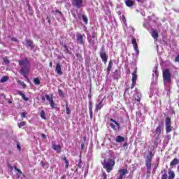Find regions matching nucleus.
I'll list each match as a JSON object with an SVG mask.
<instances>
[{"mask_svg":"<svg viewBox=\"0 0 179 179\" xmlns=\"http://www.w3.org/2000/svg\"><path fill=\"white\" fill-rule=\"evenodd\" d=\"M137 2H140V3H143L145 2V0H136Z\"/></svg>","mask_w":179,"mask_h":179,"instance_id":"09e8293b","label":"nucleus"},{"mask_svg":"<svg viewBox=\"0 0 179 179\" xmlns=\"http://www.w3.org/2000/svg\"><path fill=\"white\" fill-rule=\"evenodd\" d=\"M76 56L77 57L78 61H80V62H82V61H83V58H82V55H80V54L79 53H76Z\"/></svg>","mask_w":179,"mask_h":179,"instance_id":"473e14b6","label":"nucleus"},{"mask_svg":"<svg viewBox=\"0 0 179 179\" xmlns=\"http://www.w3.org/2000/svg\"><path fill=\"white\" fill-rule=\"evenodd\" d=\"M114 78V79H117V78H115H115Z\"/></svg>","mask_w":179,"mask_h":179,"instance_id":"e2e57ef3","label":"nucleus"},{"mask_svg":"<svg viewBox=\"0 0 179 179\" xmlns=\"http://www.w3.org/2000/svg\"><path fill=\"white\" fill-rule=\"evenodd\" d=\"M103 101H101L99 103H98L96 105V108H95V111H99V110H101V108H103Z\"/></svg>","mask_w":179,"mask_h":179,"instance_id":"412c9836","label":"nucleus"},{"mask_svg":"<svg viewBox=\"0 0 179 179\" xmlns=\"http://www.w3.org/2000/svg\"><path fill=\"white\" fill-rule=\"evenodd\" d=\"M176 62H179V55L176 58Z\"/></svg>","mask_w":179,"mask_h":179,"instance_id":"de8ad7c7","label":"nucleus"},{"mask_svg":"<svg viewBox=\"0 0 179 179\" xmlns=\"http://www.w3.org/2000/svg\"><path fill=\"white\" fill-rule=\"evenodd\" d=\"M45 97L49 102L52 100V97L50 96V95H48V94L45 95Z\"/></svg>","mask_w":179,"mask_h":179,"instance_id":"e433bc0d","label":"nucleus"},{"mask_svg":"<svg viewBox=\"0 0 179 179\" xmlns=\"http://www.w3.org/2000/svg\"><path fill=\"white\" fill-rule=\"evenodd\" d=\"M11 40L12 41H15V42L17 41V39L16 38H12Z\"/></svg>","mask_w":179,"mask_h":179,"instance_id":"8fccbe9b","label":"nucleus"},{"mask_svg":"<svg viewBox=\"0 0 179 179\" xmlns=\"http://www.w3.org/2000/svg\"><path fill=\"white\" fill-rule=\"evenodd\" d=\"M9 79V77L8 76H3L1 79V83H5V82H8V80Z\"/></svg>","mask_w":179,"mask_h":179,"instance_id":"bb28decb","label":"nucleus"},{"mask_svg":"<svg viewBox=\"0 0 179 179\" xmlns=\"http://www.w3.org/2000/svg\"><path fill=\"white\" fill-rule=\"evenodd\" d=\"M142 98V95L139 92H136L134 94V99L136 100V101H138L139 103L141 101V99Z\"/></svg>","mask_w":179,"mask_h":179,"instance_id":"dca6fc26","label":"nucleus"},{"mask_svg":"<svg viewBox=\"0 0 179 179\" xmlns=\"http://www.w3.org/2000/svg\"><path fill=\"white\" fill-rule=\"evenodd\" d=\"M18 94H19L20 96H22L23 100H24L25 101H29V98H28V97H26V95H25L24 94H23V93L22 92V91H20V92H18Z\"/></svg>","mask_w":179,"mask_h":179,"instance_id":"a878e982","label":"nucleus"},{"mask_svg":"<svg viewBox=\"0 0 179 179\" xmlns=\"http://www.w3.org/2000/svg\"><path fill=\"white\" fill-rule=\"evenodd\" d=\"M143 26L145 29H149V24L144 22Z\"/></svg>","mask_w":179,"mask_h":179,"instance_id":"c03bdc74","label":"nucleus"},{"mask_svg":"<svg viewBox=\"0 0 179 179\" xmlns=\"http://www.w3.org/2000/svg\"><path fill=\"white\" fill-rule=\"evenodd\" d=\"M71 3L74 8L79 9L83 6V0H72Z\"/></svg>","mask_w":179,"mask_h":179,"instance_id":"20e7f679","label":"nucleus"},{"mask_svg":"<svg viewBox=\"0 0 179 179\" xmlns=\"http://www.w3.org/2000/svg\"><path fill=\"white\" fill-rule=\"evenodd\" d=\"M169 179H173L174 177H176V174L173 171H169Z\"/></svg>","mask_w":179,"mask_h":179,"instance_id":"c85d7f7f","label":"nucleus"},{"mask_svg":"<svg viewBox=\"0 0 179 179\" xmlns=\"http://www.w3.org/2000/svg\"><path fill=\"white\" fill-rule=\"evenodd\" d=\"M92 38H94V36H92Z\"/></svg>","mask_w":179,"mask_h":179,"instance_id":"0e129e2a","label":"nucleus"},{"mask_svg":"<svg viewBox=\"0 0 179 179\" xmlns=\"http://www.w3.org/2000/svg\"><path fill=\"white\" fill-rule=\"evenodd\" d=\"M127 143H125L123 145V146L125 147V146H127Z\"/></svg>","mask_w":179,"mask_h":179,"instance_id":"052dcab7","label":"nucleus"},{"mask_svg":"<svg viewBox=\"0 0 179 179\" xmlns=\"http://www.w3.org/2000/svg\"><path fill=\"white\" fill-rule=\"evenodd\" d=\"M101 179H107V173H103Z\"/></svg>","mask_w":179,"mask_h":179,"instance_id":"a18cd8bd","label":"nucleus"},{"mask_svg":"<svg viewBox=\"0 0 179 179\" xmlns=\"http://www.w3.org/2000/svg\"><path fill=\"white\" fill-rule=\"evenodd\" d=\"M115 164V161L114 159H105L103 163V169H106V171L108 173H110L113 168L114 167Z\"/></svg>","mask_w":179,"mask_h":179,"instance_id":"f03ea898","label":"nucleus"},{"mask_svg":"<svg viewBox=\"0 0 179 179\" xmlns=\"http://www.w3.org/2000/svg\"><path fill=\"white\" fill-rule=\"evenodd\" d=\"M50 67L52 66V62H50Z\"/></svg>","mask_w":179,"mask_h":179,"instance_id":"bf43d9fd","label":"nucleus"},{"mask_svg":"<svg viewBox=\"0 0 179 179\" xmlns=\"http://www.w3.org/2000/svg\"><path fill=\"white\" fill-rule=\"evenodd\" d=\"M63 160L64 161V163L66 164L65 168L68 169V167H69V162L68 161V159H66V157H64Z\"/></svg>","mask_w":179,"mask_h":179,"instance_id":"7c9ffc66","label":"nucleus"},{"mask_svg":"<svg viewBox=\"0 0 179 179\" xmlns=\"http://www.w3.org/2000/svg\"><path fill=\"white\" fill-rule=\"evenodd\" d=\"M58 94L60 97H64V92L61 90H58Z\"/></svg>","mask_w":179,"mask_h":179,"instance_id":"58836bf2","label":"nucleus"},{"mask_svg":"<svg viewBox=\"0 0 179 179\" xmlns=\"http://www.w3.org/2000/svg\"><path fill=\"white\" fill-rule=\"evenodd\" d=\"M151 36L154 38L155 41H157V38H159V34L155 29H153L152 31L151 32Z\"/></svg>","mask_w":179,"mask_h":179,"instance_id":"a211bd4d","label":"nucleus"},{"mask_svg":"<svg viewBox=\"0 0 179 179\" xmlns=\"http://www.w3.org/2000/svg\"><path fill=\"white\" fill-rule=\"evenodd\" d=\"M55 72H57L58 75H62V70H61V64L59 63L56 64Z\"/></svg>","mask_w":179,"mask_h":179,"instance_id":"2eb2a0df","label":"nucleus"},{"mask_svg":"<svg viewBox=\"0 0 179 179\" xmlns=\"http://www.w3.org/2000/svg\"><path fill=\"white\" fill-rule=\"evenodd\" d=\"M77 42L78 44L83 45L85 44V41H83V35L79 32L76 34Z\"/></svg>","mask_w":179,"mask_h":179,"instance_id":"9b49d317","label":"nucleus"},{"mask_svg":"<svg viewBox=\"0 0 179 179\" xmlns=\"http://www.w3.org/2000/svg\"><path fill=\"white\" fill-rule=\"evenodd\" d=\"M162 75L164 86H169L171 83V73H170V71L169 69L164 70Z\"/></svg>","mask_w":179,"mask_h":179,"instance_id":"7ed1b4c3","label":"nucleus"},{"mask_svg":"<svg viewBox=\"0 0 179 179\" xmlns=\"http://www.w3.org/2000/svg\"><path fill=\"white\" fill-rule=\"evenodd\" d=\"M166 138H167L168 139H171V136L168 135V136H166Z\"/></svg>","mask_w":179,"mask_h":179,"instance_id":"5fc2aeb1","label":"nucleus"},{"mask_svg":"<svg viewBox=\"0 0 179 179\" xmlns=\"http://www.w3.org/2000/svg\"><path fill=\"white\" fill-rule=\"evenodd\" d=\"M115 142H117V143H121L122 142H125V138H124L121 136H118L115 138Z\"/></svg>","mask_w":179,"mask_h":179,"instance_id":"6ab92c4d","label":"nucleus"},{"mask_svg":"<svg viewBox=\"0 0 179 179\" xmlns=\"http://www.w3.org/2000/svg\"><path fill=\"white\" fill-rule=\"evenodd\" d=\"M20 66H21V73L24 78H27V74L30 72V62L27 58L18 61Z\"/></svg>","mask_w":179,"mask_h":179,"instance_id":"f257e3e1","label":"nucleus"},{"mask_svg":"<svg viewBox=\"0 0 179 179\" xmlns=\"http://www.w3.org/2000/svg\"><path fill=\"white\" fill-rule=\"evenodd\" d=\"M141 15H142L143 16H145V13H142Z\"/></svg>","mask_w":179,"mask_h":179,"instance_id":"680f3d73","label":"nucleus"},{"mask_svg":"<svg viewBox=\"0 0 179 179\" xmlns=\"http://www.w3.org/2000/svg\"><path fill=\"white\" fill-rule=\"evenodd\" d=\"M64 48L65 49L66 52H67V54H69V50L68 49V47H66V45H64Z\"/></svg>","mask_w":179,"mask_h":179,"instance_id":"79ce46f5","label":"nucleus"},{"mask_svg":"<svg viewBox=\"0 0 179 179\" xmlns=\"http://www.w3.org/2000/svg\"><path fill=\"white\" fill-rule=\"evenodd\" d=\"M93 108V106L92 105V101L89 102V110H90V118H93V110H92Z\"/></svg>","mask_w":179,"mask_h":179,"instance_id":"aec40b11","label":"nucleus"},{"mask_svg":"<svg viewBox=\"0 0 179 179\" xmlns=\"http://www.w3.org/2000/svg\"><path fill=\"white\" fill-rule=\"evenodd\" d=\"M161 179H167V173H164V174L162 176Z\"/></svg>","mask_w":179,"mask_h":179,"instance_id":"37998d69","label":"nucleus"},{"mask_svg":"<svg viewBox=\"0 0 179 179\" xmlns=\"http://www.w3.org/2000/svg\"><path fill=\"white\" fill-rule=\"evenodd\" d=\"M152 78L153 79H157V77L159 76V73L157 72V66H155L152 70Z\"/></svg>","mask_w":179,"mask_h":179,"instance_id":"f3484780","label":"nucleus"},{"mask_svg":"<svg viewBox=\"0 0 179 179\" xmlns=\"http://www.w3.org/2000/svg\"><path fill=\"white\" fill-rule=\"evenodd\" d=\"M179 160L176 158L173 159V160L170 163V166L173 167V166H176V164H178Z\"/></svg>","mask_w":179,"mask_h":179,"instance_id":"5701e85b","label":"nucleus"},{"mask_svg":"<svg viewBox=\"0 0 179 179\" xmlns=\"http://www.w3.org/2000/svg\"><path fill=\"white\" fill-rule=\"evenodd\" d=\"M14 169L17 171V175L19 176V177H20V176H22V174L20 169H17L16 167H15Z\"/></svg>","mask_w":179,"mask_h":179,"instance_id":"f704fd0d","label":"nucleus"},{"mask_svg":"<svg viewBox=\"0 0 179 179\" xmlns=\"http://www.w3.org/2000/svg\"><path fill=\"white\" fill-rule=\"evenodd\" d=\"M130 30H131V31H134V28L133 27H130Z\"/></svg>","mask_w":179,"mask_h":179,"instance_id":"13d9d810","label":"nucleus"},{"mask_svg":"<svg viewBox=\"0 0 179 179\" xmlns=\"http://www.w3.org/2000/svg\"><path fill=\"white\" fill-rule=\"evenodd\" d=\"M100 57L103 61V62H104V64H107V54L104 52H100Z\"/></svg>","mask_w":179,"mask_h":179,"instance_id":"ddd939ff","label":"nucleus"},{"mask_svg":"<svg viewBox=\"0 0 179 179\" xmlns=\"http://www.w3.org/2000/svg\"><path fill=\"white\" fill-rule=\"evenodd\" d=\"M41 99H42L43 101H44L45 100V96H42Z\"/></svg>","mask_w":179,"mask_h":179,"instance_id":"4d7b16f0","label":"nucleus"},{"mask_svg":"<svg viewBox=\"0 0 179 179\" xmlns=\"http://www.w3.org/2000/svg\"><path fill=\"white\" fill-rule=\"evenodd\" d=\"M41 136H42V138H43V139H45V138H47V137L45 136V134H41Z\"/></svg>","mask_w":179,"mask_h":179,"instance_id":"3c124183","label":"nucleus"},{"mask_svg":"<svg viewBox=\"0 0 179 179\" xmlns=\"http://www.w3.org/2000/svg\"><path fill=\"white\" fill-rule=\"evenodd\" d=\"M94 43H96L95 41H90V44H92V45H93V44H94Z\"/></svg>","mask_w":179,"mask_h":179,"instance_id":"864d4df0","label":"nucleus"},{"mask_svg":"<svg viewBox=\"0 0 179 179\" xmlns=\"http://www.w3.org/2000/svg\"><path fill=\"white\" fill-rule=\"evenodd\" d=\"M155 133V138H159V136H160V134H162V126L159 125L156 128Z\"/></svg>","mask_w":179,"mask_h":179,"instance_id":"f8f14e48","label":"nucleus"},{"mask_svg":"<svg viewBox=\"0 0 179 179\" xmlns=\"http://www.w3.org/2000/svg\"><path fill=\"white\" fill-rule=\"evenodd\" d=\"M111 122L110 126L111 127L112 129H114L115 131H119V129H120V123H118L117 121H115L113 119H110Z\"/></svg>","mask_w":179,"mask_h":179,"instance_id":"39448f33","label":"nucleus"},{"mask_svg":"<svg viewBox=\"0 0 179 179\" xmlns=\"http://www.w3.org/2000/svg\"><path fill=\"white\" fill-rule=\"evenodd\" d=\"M129 172L128 171V169H120L118 171V178L117 179H124L125 178V176H127V174H128Z\"/></svg>","mask_w":179,"mask_h":179,"instance_id":"423d86ee","label":"nucleus"},{"mask_svg":"<svg viewBox=\"0 0 179 179\" xmlns=\"http://www.w3.org/2000/svg\"><path fill=\"white\" fill-rule=\"evenodd\" d=\"M40 115L43 120H45V112L44 110L41 111Z\"/></svg>","mask_w":179,"mask_h":179,"instance_id":"72a5a7b5","label":"nucleus"},{"mask_svg":"<svg viewBox=\"0 0 179 179\" xmlns=\"http://www.w3.org/2000/svg\"><path fill=\"white\" fill-rule=\"evenodd\" d=\"M131 43L133 44L134 51H136V55L138 57L139 55V49H138V43L135 38H131Z\"/></svg>","mask_w":179,"mask_h":179,"instance_id":"1a4fd4ad","label":"nucleus"},{"mask_svg":"<svg viewBox=\"0 0 179 179\" xmlns=\"http://www.w3.org/2000/svg\"><path fill=\"white\" fill-rule=\"evenodd\" d=\"M52 149L53 150H55V152H57V153H61V145H58V144H53L52 145Z\"/></svg>","mask_w":179,"mask_h":179,"instance_id":"4468645a","label":"nucleus"},{"mask_svg":"<svg viewBox=\"0 0 179 179\" xmlns=\"http://www.w3.org/2000/svg\"><path fill=\"white\" fill-rule=\"evenodd\" d=\"M112 68H113V61L110 60L108 63V68H107L108 75H110V72Z\"/></svg>","mask_w":179,"mask_h":179,"instance_id":"4be33fe9","label":"nucleus"},{"mask_svg":"<svg viewBox=\"0 0 179 179\" xmlns=\"http://www.w3.org/2000/svg\"><path fill=\"white\" fill-rule=\"evenodd\" d=\"M66 114H71V110L69 109V107H68V105L66 106Z\"/></svg>","mask_w":179,"mask_h":179,"instance_id":"ea45409f","label":"nucleus"},{"mask_svg":"<svg viewBox=\"0 0 179 179\" xmlns=\"http://www.w3.org/2000/svg\"><path fill=\"white\" fill-rule=\"evenodd\" d=\"M49 103L50 104V107L52 108H54L55 107V103H54V100L52 99L50 101H49Z\"/></svg>","mask_w":179,"mask_h":179,"instance_id":"c9c22d12","label":"nucleus"},{"mask_svg":"<svg viewBox=\"0 0 179 179\" xmlns=\"http://www.w3.org/2000/svg\"><path fill=\"white\" fill-rule=\"evenodd\" d=\"M171 121L170 120V118L167 117L166 119V133L169 134V132H171L172 129H171Z\"/></svg>","mask_w":179,"mask_h":179,"instance_id":"9d476101","label":"nucleus"},{"mask_svg":"<svg viewBox=\"0 0 179 179\" xmlns=\"http://www.w3.org/2000/svg\"><path fill=\"white\" fill-rule=\"evenodd\" d=\"M34 83L36 86H38V85H40V80L38 79V78H36L34 79Z\"/></svg>","mask_w":179,"mask_h":179,"instance_id":"2f4dec72","label":"nucleus"},{"mask_svg":"<svg viewBox=\"0 0 179 179\" xmlns=\"http://www.w3.org/2000/svg\"><path fill=\"white\" fill-rule=\"evenodd\" d=\"M17 148L18 150H20V149H21L20 145H17Z\"/></svg>","mask_w":179,"mask_h":179,"instance_id":"6e6d98bb","label":"nucleus"},{"mask_svg":"<svg viewBox=\"0 0 179 179\" xmlns=\"http://www.w3.org/2000/svg\"><path fill=\"white\" fill-rule=\"evenodd\" d=\"M82 19H83V22L85 23V24H87V23L89 22L87 17H86V15H82Z\"/></svg>","mask_w":179,"mask_h":179,"instance_id":"c756f323","label":"nucleus"},{"mask_svg":"<svg viewBox=\"0 0 179 179\" xmlns=\"http://www.w3.org/2000/svg\"><path fill=\"white\" fill-rule=\"evenodd\" d=\"M21 85L22 87H26V84H24V83H23V82L21 83Z\"/></svg>","mask_w":179,"mask_h":179,"instance_id":"603ef678","label":"nucleus"},{"mask_svg":"<svg viewBox=\"0 0 179 179\" xmlns=\"http://www.w3.org/2000/svg\"><path fill=\"white\" fill-rule=\"evenodd\" d=\"M27 45L28 47L33 48V41L30 39H27L26 41Z\"/></svg>","mask_w":179,"mask_h":179,"instance_id":"393cba45","label":"nucleus"},{"mask_svg":"<svg viewBox=\"0 0 179 179\" xmlns=\"http://www.w3.org/2000/svg\"><path fill=\"white\" fill-rule=\"evenodd\" d=\"M121 19H122V22L124 24V26L126 27H128V25L127 24V20L125 19V16L122 15Z\"/></svg>","mask_w":179,"mask_h":179,"instance_id":"cd10ccee","label":"nucleus"},{"mask_svg":"<svg viewBox=\"0 0 179 179\" xmlns=\"http://www.w3.org/2000/svg\"><path fill=\"white\" fill-rule=\"evenodd\" d=\"M124 3L129 7H131L132 5H134V1L132 0H125Z\"/></svg>","mask_w":179,"mask_h":179,"instance_id":"b1692460","label":"nucleus"},{"mask_svg":"<svg viewBox=\"0 0 179 179\" xmlns=\"http://www.w3.org/2000/svg\"><path fill=\"white\" fill-rule=\"evenodd\" d=\"M132 83L131 89H134L135 87V85L136 84V79H138V75H136V69L134 70V71L132 73Z\"/></svg>","mask_w":179,"mask_h":179,"instance_id":"0eeeda50","label":"nucleus"},{"mask_svg":"<svg viewBox=\"0 0 179 179\" xmlns=\"http://www.w3.org/2000/svg\"><path fill=\"white\" fill-rule=\"evenodd\" d=\"M149 155L150 157H148L145 161V166L148 170H150L152 168V152H150Z\"/></svg>","mask_w":179,"mask_h":179,"instance_id":"6e6552de","label":"nucleus"},{"mask_svg":"<svg viewBox=\"0 0 179 179\" xmlns=\"http://www.w3.org/2000/svg\"><path fill=\"white\" fill-rule=\"evenodd\" d=\"M24 125H26V122H21L18 123L19 128H22V127H24Z\"/></svg>","mask_w":179,"mask_h":179,"instance_id":"4c0bfd02","label":"nucleus"},{"mask_svg":"<svg viewBox=\"0 0 179 179\" xmlns=\"http://www.w3.org/2000/svg\"><path fill=\"white\" fill-rule=\"evenodd\" d=\"M3 64L4 65H8V64H9V61L8 60V59L6 58L3 59Z\"/></svg>","mask_w":179,"mask_h":179,"instance_id":"a19ab883","label":"nucleus"},{"mask_svg":"<svg viewBox=\"0 0 179 179\" xmlns=\"http://www.w3.org/2000/svg\"><path fill=\"white\" fill-rule=\"evenodd\" d=\"M21 117H22V118H26V113L22 112V113H21Z\"/></svg>","mask_w":179,"mask_h":179,"instance_id":"49530a36","label":"nucleus"}]
</instances>
